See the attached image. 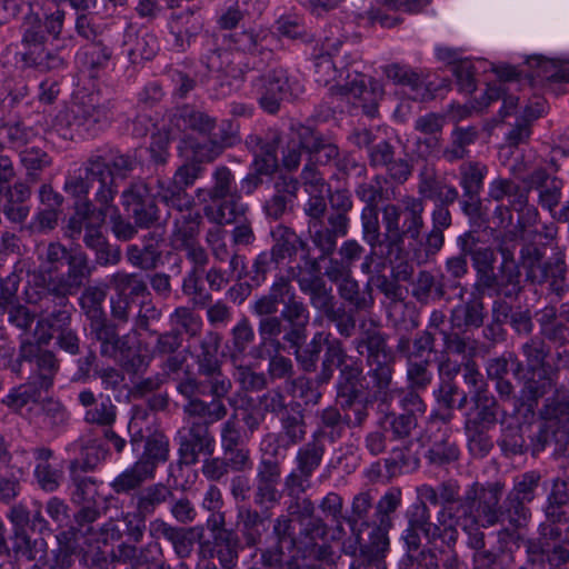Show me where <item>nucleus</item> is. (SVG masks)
<instances>
[{
  "label": "nucleus",
  "mask_w": 569,
  "mask_h": 569,
  "mask_svg": "<svg viewBox=\"0 0 569 569\" xmlns=\"http://www.w3.org/2000/svg\"><path fill=\"white\" fill-rule=\"evenodd\" d=\"M458 241L465 256H470L475 270L493 267V250L489 247H479L478 240L471 232L465 233Z\"/></svg>",
  "instance_id": "obj_63"
},
{
  "label": "nucleus",
  "mask_w": 569,
  "mask_h": 569,
  "mask_svg": "<svg viewBox=\"0 0 569 569\" xmlns=\"http://www.w3.org/2000/svg\"><path fill=\"white\" fill-rule=\"evenodd\" d=\"M528 72L526 73L533 81L569 82V64L566 62L547 59L542 56H531L527 59Z\"/></svg>",
  "instance_id": "obj_35"
},
{
  "label": "nucleus",
  "mask_w": 569,
  "mask_h": 569,
  "mask_svg": "<svg viewBox=\"0 0 569 569\" xmlns=\"http://www.w3.org/2000/svg\"><path fill=\"white\" fill-rule=\"evenodd\" d=\"M337 385L339 398H358L360 395L362 367L358 360L349 359L340 368Z\"/></svg>",
  "instance_id": "obj_53"
},
{
  "label": "nucleus",
  "mask_w": 569,
  "mask_h": 569,
  "mask_svg": "<svg viewBox=\"0 0 569 569\" xmlns=\"http://www.w3.org/2000/svg\"><path fill=\"white\" fill-rule=\"evenodd\" d=\"M488 167L480 161H467L459 167L460 186L465 194L480 193Z\"/></svg>",
  "instance_id": "obj_62"
},
{
  "label": "nucleus",
  "mask_w": 569,
  "mask_h": 569,
  "mask_svg": "<svg viewBox=\"0 0 569 569\" xmlns=\"http://www.w3.org/2000/svg\"><path fill=\"white\" fill-rule=\"evenodd\" d=\"M373 496L370 491H361L357 493L351 502V515L348 517L347 522L351 528V533L355 542L345 546V551L355 555L357 549L361 551V543L368 540L363 539L361 533L363 530H371V525L367 521L369 511L372 509Z\"/></svg>",
  "instance_id": "obj_29"
},
{
  "label": "nucleus",
  "mask_w": 569,
  "mask_h": 569,
  "mask_svg": "<svg viewBox=\"0 0 569 569\" xmlns=\"http://www.w3.org/2000/svg\"><path fill=\"white\" fill-rule=\"evenodd\" d=\"M111 109L110 101H101L94 94L76 98L56 114L51 130L64 140L80 133L96 136L109 126Z\"/></svg>",
  "instance_id": "obj_4"
},
{
  "label": "nucleus",
  "mask_w": 569,
  "mask_h": 569,
  "mask_svg": "<svg viewBox=\"0 0 569 569\" xmlns=\"http://www.w3.org/2000/svg\"><path fill=\"white\" fill-rule=\"evenodd\" d=\"M123 53L133 64L148 61L156 57L159 50V42L154 34L144 33L138 36L133 28L128 27L122 40Z\"/></svg>",
  "instance_id": "obj_36"
},
{
  "label": "nucleus",
  "mask_w": 569,
  "mask_h": 569,
  "mask_svg": "<svg viewBox=\"0 0 569 569\" xmlns=\"http://www.w3.org/2000/svg\"><path fill=\"white\" fill-rule=\"evenodd\" d=\"M237 519L246 545L254 547L260 543L264 531V519L261 515L250 507L241 506L238 508Z\"/></svg>",
  "instance_id": "obj_49"
},
{
  "label": "nucleus",
  "mask_w": 569,
  "mask_h": 569,
  "mask_svg": "<svg viewBox=\"0 0 569 569\" xmlns=\"http://www.w3.org/2000/svg\"><path fill=\"white\" fill-rule=\"evenodd\" d=\"M82 508L76 515V521L79 528H70L58 536L61 545H64L67 553L84 552V545H89L87 535L91 531L90 523L100 517V510L97 501L93 503H81Z\"/></svg>",
  "instance_id": "obj_27"
},
{
  "label": "nucleus",
  "mask_w": 569,
  "mask_h": 569,
  "mask_svg": "<svg viewBox=\"0 0 569 569\" xmlns=\"http://www.w3.org/2000/svg\"><path fill=\"white\" fill-rule=\"evenodd\" d=\"M153 478L148 470L136 461L131 467L118 475L110 483V487L118 495L128 493L139 489L144 481Z\"/></svg>",
  "instance_id": "obj_61"
},
{
  "label": "nucleus",
  "mask_w": 569,
  "mask_h": 569,
  "mask_svg": "<svg viewBox=\"0 0 569 569\" xmlns=\"http://www.w3.org/2000/svg\"><path fill=\"white\" fill-rule=\"evenodd\" d=\"M298 282L301 291L309 296L310 303L325 316L328 315L329 310L337 307L331 289L326 287L322 278L315 276L308 279H299Z\"/></svg>",
  "instance_id": "obj_46"
},
{
  "label": "nucleus",
  "mask_w": 569,
  "mask_h": 569,
  "mask_svg": "<svg viewBox=\"0 0 569 569\" xmlns=\"http://www.w3.org/2000/svg\"><path fill=\"white\" fill-rule=\"evenodd\" d=\"M326 535L327 526L321 519H312L308 521L299 530V539L293 553L302 558H308L319 543V540H323Z\"/></svg>",
  "instance_id": "obj_57"
},
{
  "label": "nucleus",
  "mask_w": 569,
  "mask_h": 569,
  "mask_svg": "<svg viewBox=\"0 0 569 569\" xmlns=\"http://www.w3.org/2000/svg\"><path fill=\"white\" fill-rule=\"evenodd\" d=\"M200 216L191 212L182 214L174 221V229L171 234V243L179 250L186 246L197 242L199 234Z\"/></svg>",
  "instance_id": "obj_60"
},
{
  "label": "nucleus",
  "mask_w": 569,
  "mask_h": 569,
  "mask_svg": "<svg viewBox=\"0 0 569 569\" xmlns=\"http://www.w3.org/2000/svg\"><path fill=\"white\" fill-rule=\"evenodd\" d=\"M418 193L438 203H453L459 197L457 188L446 183L437 176L435 168L427 164L419 172Z\"/></svg>",
  "instance_id": "obj_32"
},
{
  "label": "nucleus",
  "mask_w": 569,
  "mask_h": 569,
  "mask_svg": "<svg viewBox=\"0 0 569 569\" xmlns=\"http://www.w3.org/2000/svg\"><path fill=\"white\" fill-rule=\"evenodd\" d=\"M231 389H227L221 395L214 393L212 385H209L208 395L212 397L210 401L203 399L186 402L182 406L184 423L204 426L210 429L214 423L224 420L228 416V408L223 402V398L228 396Z\"/></svg>",
  "instance_id": "obj_21"
},
{
  "label": "nucleus",
  "mask_w": 569,
  "mask_h": 569,
  "mask_svg": "<svg viewBox=\"0 0 569 569\" xmlns=\"http://www.w3.org/2000/svg\"><path fill=\"white\" fill-rule=\"evenodd\" d=\"M49 388H42L38 381L30 378L27 383H23L14 389L2 400L9 408L18 411L30 402L40 400L42 391H48Z\"/></svg>",
  "instance_id": "obj_64"
},
{
  "label": "nucleus",
  "mask_w": 569,
  "mask_h": 569,
  "mask_svg": "<svg viewBox=\"0 0 569 569\" xmlns=\"http://www.w3.org/2000/svg\"><path fill=\"white\" fill-rule=\"evenodd\" d=\"M19 359L34 362L33 375L30 377L38 381L42 388H51L54 376L59 369L58 360L53 352L41 350L39 343L24 341L20 346Z\"/></svg>",
  "instance_id": "obj_28"
},
{
  "label": "nucleus",
  "mask_w": 569,
  "mask_h": 569,
  "mask_svg": "<svg viewBox=\"0 0 569 569\" xmlns=\"http://www.w3.org/2000/svg\"><path fill=\"white\" fill-rule=\"evenodd\" d=\"M546 420L547 429L545 440H553L556 443L569 442V390L563 386L555 388V393L549 397L540 411Z\"/></svg>",
  "instance_id": "obj_17"
},
{
  "label": "nucleus",
  "mask_w": 569,
  "mask_h": 569,
  "mask_svg": "<svg viewBox=\"0 0 569 569\" xmlns=\"http://www.w3.org/2000/svg\"><path fill=\"white\" fill-rule=\"evenodd\" d=\"M473 412L468 413L465 425L492 428L497 422L498 403L493 396L487 393L472 395Z\"/></svg>",
  "instance_id": "obj_45"
},
{
  "label": "nucleus",
  "mask_w": 569,
  "mask_h": 569,
  "mask_svg": "<svg viewBox=\"0 0 569 569\" xmlns=\"http://www.w3.org/2000/svg\"><path fill=\"white\" fill-rule=\"evenodd\" d=\"M110 172L102 156H91L83 164V174L70 176L64 182V190L80 201L88 200L89 189L94 182L99 184L94 200L99 206L112 207L118 190L108 183Z\"/></svg>",
  "instance_id": "obj_6"
},
{
  "label": "nucleus",
  "mask_w": 569,
  "mask_h": 569,
  "mask_svg": "<svg viewBox=\"0 0 569 569\" xmlns=\"http://www.w3.org/2000/svg\"><path fill=\"white\" fill-rule=\"evenodd\" d=\"M169 452L168 437L156 431L147 437L143 452L137 461L154 477L158 465L168 460Z\"/></svg>",
  "instance_id": "obj_40"
},
{
  "label": "nucleus",
  "mask_w": 569,
  "mask_h": 569,
  "mask_svg": "<svg viewBox=\"0 0 569 569\" xmlns=\"http://www.w3.org/2000/svg\"><path fill=\"white\" fill-rule=\"evenodd\" d=\"M280 317L290 326L283 335V340L292 348L301 347L307 336L306 330L310 318L307 306L297 297L291 298L283 306Z\"/></svg>",
  "instance_id": "obj_30"
},
{
  "label": "nucleus",
  "mask_w": 569,
  "mask_h": 569,
  "mask_svg": "<svg viewBox=\"0 0 569 569\" xmlns=\"http://www.w3.org/2000/svg\"><path fill=\"white\" fill-rule=\"evenodd\" d=\"M213 546L223 569H232L237 566L241 546L233 531H222L219 536H213Z\"/></svg>",
  "instance_id": "obj_56"
},
{
  "label": "nucleus",
  "mask_w": 569,
  "mask_h": 569,
  "mask_svg": "<svg viewBox=\"0 0 569 569\" xmlns=\"http://www.w3.org/2000/svg\"><path fill=\"white\" fill-rule=\"evenodd\" d=\"M203 18L194 10L187 9L179 12H172L168 28L172 36V47L178 52H186L192 41L203 29Z\"/></svg>",
  "instance_id": "obj_25"
},
{
  "label": "nucleus",
  "mask_w": 569,
  "mask_h": 569,
  "mask_svg": "<svg viewBox=\"0 0 569 569\" xmlns=\"http://www.w3.org/2000/svg\"><path fill=\"white\" fill-rule=\"evenodd\" d=\"M179 461L186 466L198 462L200 455L212 456L216 448V439L210 429L204 426L186 423L178 432Z\"/></svg>",
  "instance_id": "obj_18"
},
{
  "label": "nucleus",
  "mask_w": 569,
  "mask_h": 569,
  "mask_svg": "<svg viewBox=\"0 0 569 569\" xmlns=\"http://www.w3.org/2000/svg\"><path fill=\"white\" fill-rule=\"evenodd\" d=\"M111 207L96 208L89 200L78 201L76 203L74 213L70 217L66 227V237L70 239H78L82 232L86 231L88 222L102 223Z\"/></svg>",
  "instance_id": "obj_38"
},
{
  "label": "nucleus",
  "mask_w": 569,
  "mask_h": 569,
  "mask_svg": "<svg viewBox=\"0 0 569 569\" xmlns=\"http://www.w3.org/2000/svg\"><path fill=\"white\" fill-rule=\"evenodd\" d=\"M91 333L100 342L101 356L114 360L126 371L138 372L144 366V357L129 346L126 337H119L106 318L91 321Z\"/></svg>",
  "instance_id": "obj_9"
},
{
  "label": "nucleus",
  "mask_w": 569,
  "mask_h": 569,
  "mask_svg": "<svg viewBox=\"0 0 569 569\" xmlns=\"http://www.w3.org/2000/svg\"><path fill=\"white\" fill-rule=\"evenodd\" d=\"M157 198L179 211L190 209L192 204V198L173 177L170 180H157Z\"/></svg>",
  "instance_id": "obj_54"
},
{
  "label": "nucleus",
  "mask_w": 569,
  "mask_h": 569,
  "mask_svg": "<svg viewBox=\"0 0 569 569\" xmlns=\"http://www.w3.org/2000/svg\"><path fill=\"white\" fill-rule=\"evenodd\" d=\"M496 505V492H485L480 499V502L477 505V508L473 509L472 513L475 519L472 521H465L463 518L457 519L458 523L455 526L456 531L458 532V528L460 527L467 533V545L473 549L475 552L483 549L486 546L485 532L480 529V527L489 528L496 525H503L506 522L499 516Z\"/></svg>",
  "instance_id": "obj_12"
},
{
  "label": "nucleus",
  "mask_w": 569,
  "mask_h": 569,
  "mask_svg": "<svg viewBox=\"0 0 569 569\" xmlns=\"http://www.w3.org/2000/svg\"><path fill=\"white\" fill-rule=\"evenodd\" d=\"M210 187L198 188L196 199L203 206L204 216L216 224L237 222L247 212L241 202L236 177L227 166H218L211 174Z\"/></svg>",
  "instance_id": "obj_3"
},
{
  "label": "nucleus",
  "mask_w": 569,
  "mask_h": 569,
  "mask_svg": "<svg viewBox=\"0 0 569 569\" xmlns=\"http://www.w3.org/2000/svg\"><path fill=\"white\" fill-rule=\"evenodd\" d=\"M200 63L216 78L240 79L243 70L236 67L231 61V53L227 49L214 48L202 54Z\"/></svg>",
  "instance_id": "obj_41"
},
{
  "label": "nucleus",
  "mask_w": 569,
  "mask_h": 569,
  "mask_svg": "<svg viewBox=\"0 0 569 569\" xmlns=\"http://www.w3.org/2000/svg\"><path fill=\"white\" fill-rule=\"evenodd\" d=\"M222 337L216 331H208L201 338L199 350L196 353V362L200 377H207V382L212 385L214 393H222L232 388L231 380L223 375L218 351Z\"/></svg>",
  "instance_id": "obj_11"
},
{
  "label": "nucleus",
  "mask_w": 569,
  "mask_h": 569,
  "mask_svg": "<svg viewBox=\"0 0 569 569\" xmlns=\"http://www.w3.org/2000/svg\"><path fill=\"white\" fill-rule=\"evenodd\" d=\"M299 408L300 405L295 403V406H291V412L286 411L280 419L281 431L279 433V439L286 447L298 445L306 438L307 423L305 421V416Z\"/></svg>",
  "instance_id": "obj_43"
},
{
  "label": "nucleus",
  "mask_w": 569,
  "mask_h": 569,
  "mask_svg": "<svg viewBox=\"0 0 569 569\" xmlns=\"http://www.w3.org/2000/svg\"><path fill=\"white\" fill-rule=\"evenodd\" d=\"M109 284L117 296L131 300L150 295L147 282L138 273L117 271L110 276Z\"/></svg>",
  "instance_id": "obj_47"
},
{
  "label": "nucleus",
  "mask_w": 569,
  "mask_h": 569,
  "mask_svg": "<svg viewBox=\"0 0 569 569\" xmlns=\"http://www.w3.org/2000/svg\"><path fill=\"white\" fill-rule=\"evenodd\" d=\"M378 213L379 209H362L360 217L362 239L372 249V253H378L392 267L393 277L397 280L408 281L413 273V267L409 262H399L389 236L386 232L383 234L380 232Z\"/></svg>",
  "instance_id": "obj_8"
},
{
  "label": "nucleus",
  "mask_w": 569,
  "mask_h": 569,
  "mask_svg": "<svg viewBox=\"0 0 569 569\" xmlns=\"http://www.w3.org/2000/svg\"><path fill=\"white\" fill-rule=\"evenodd\" d=\"M330 92L353 100V103L361 107L369 116H373L377 111L378 101L383 96L382 86L378 80L367 79L358 71L348 72L345 83L337 82L330 88Z\"/></svg>",
  "instance_id": "obj_13"
},
{
  "label": "nucleus",
  "mask_w": 569,
  "mask_h": 569,
  "mask_svg": "<svg viewBox=\"0 0 569 569\" xmlns=\"http://www.w3.org/2000/svg\"><path fill=\"white\" fill-rule=\"evenodd\" d=\"M400 217L401 210L393 203H388L382 208V223L385 226L386 233L392 241V248L399 262H409L408 252L403 248L405 232L400 230Z\"/></svg>",
  "instance_id": "obj_44"
},
{
  "label": "nucleus",
  "mask_w": 569,
  "mask_h": 569,
  "mask_svg": "<svg viewBox=\"0 0 569 569\" xmlns=\"http://www.w3.org/2000/svg\"><path fill=\"white\" fill-rule=\"evenodd\" d=\"M435 345V337L429 331H421L411 342L408 336H400L396 346L399 355L406 358L407 362H417L425 352L431 351Z\"/></svg>",
  "instance_id": "obj_55"
},
{
  "label": "nucleus",
  "mask_w": 569,
  "mask_h": 569,
  "mask_svg": "<svg viewBox=\"0 0 569 569\" xmlns=\"http://www.w3.org/2000/svg\"><path fill=\"white\" fill-rule=\"evenodd\" d=\"M172 496L171 489L163 483L148 486L136 496V511L147 518L153 515L156 509Z\"/></svg>",
  "instance_id": "obj_50"
},
{
  "label": "nucleus",
  "mask_w": 569,
  "mask_h": 569,
  "mask_svg": "<svg viewBox=\"0 0 569 569\" xmlns=\"http://www.w3.org/2000/svg\"><path fill=\"white\" fill-rule=\"evenodd\" d=\"M120 198L124 210L131 214L138 227L149 228L157 222L158 207L144 181H131Z\"/></svg>",
  "instance_id": "obj_15"
},
{
  "label": "nucleus",
  "mask_w": 569,
  "mask_h": 569,
  "mask_svg": "<svg viewBox=\"0 0 569 569\" xmlns=\"http://www.w3.org/2000/svg\"><path fill=\"white\" fill-rule=\"evenodd\" d=\"M443 528L438 522L430 521V510L425 502L412 506L408 513V528L402 536L406 545L410 550H418L420 546V532L430 543L440 540L447 546V537L441 530Z\"/></svg>",
  "instance_id": "obj_20"
},
{
  "label": "nucleus",
  "mask_w": 569,
  "mask_h": 569,
  "mask_svg": "<svg viewBox=\"0 0 569 569\" xmlns=\"http://www.w3.org/2000/svg\"><path fill=\"white\" fill-rule=\"evenodd\" d=\"M296 137L305 146L306 151L319 163L327 164L333 161L336 167L343 172L355 166L348 157H341L336 143L309 126L299 124L296 128Z\"/></svg>",
  "instance_id": "obj_16"
},
{
  "label": "nucleus",
  "mask_w": 569,
  "mask_h": 569,
  "mask_svg": "<svg viewBox=\"0 0 569 569\" xmlns=\"http://www.w3.org/2000/svg\"><path fill=\"white\" fill-rule=\"evenodd\" d=\"M382 72L388 80L403 88L406 93L417 101L431 100L436 91L448 87L446 80H441L440 83L436 84L411 67L398 62L386 64L382 68Z\"/></svg>",
  "instance_id": "obj_14"
},
{
  "label": "nucleus",
  "mask_w": 569,
  "mask_h": 569,
  "mask_svg": "<svg viewBox=\"0 0 569 569\" xmlns=\"http://www.w3.org/2000/svg\"><path fill=\"white\" fill-rule=\"evenodd\" d=\"M326 453L325 431L322 429L312 433L310 440L297 451L296 469L284 480V488L291 493L306 492L310 488V479L320 467Z\"/></svg>",
  "instance_id": "obj_10"
},
{
  "label": "nucleus",
  "mask_w": 569,
  "mask_h": 569,
  "mask_svg": "<svg viewBox=\"0 0 569 569\" xmlns=\"http://www.w3.org/2000/svg\"><path fill=\"white\" fill-rule=\"evenodd\" d=\"M480 136V131L475 126L462 127L455 126L450 133V143L442 149V158L448 162H456L465 159L469 150Z\"/></svg>",
  "instance_id": "obj_39"
},
{
  "label": "nucleus",
  "mask_w": 569,
  "mask_h": 569,
  "mask_svg": "<svg viewBox=\"0 0 569 569\" xmlns=\"http://www.w3.org/2000/svg\"><path fill=\"white\" fill-rule=\"evenodd\" d=\"M528 373L529 377L523 382L518 401L520 406L533 409L540 398L556 388V372L550 368H540Z\"/></svg>",
  "instance_id": "obj_33"
},
{
  "label": "nucleus",
  "mask_w": 569,
  "mask_h": 569,
  "mask_svg": "<svg viewBox=\"0 0 569 569\" xmlns=\"http://www.w3.org/2000/svg\"><path fill=\"white\" fill-rule=\"evenodd\" d=\"M274 244L271 248L274 263H280L286 258L292 259L298 250L303 252V260L310 264L315 271H319V262L317 259L310 258V248L308 243L301 239L291 228L279 224L272 231Z\"/></svg>",
  "instance_id": "obj_26"
},
{
  "label": "nucleus",
  "mask_w": 569,
  "mask_h": 569,
  "mask_svg": "<svg viewBox=\"0 0 569 569\" xmlns=\"http://www.w3.org/2000/svg\"><path fill=\"white\" fill-rule=\"evenodd\" d=\"M68 297L60 298L62 300L60 308L51 313L41 317L34 329V338L39 345H48L53 338V333L61 332L70 328L71 308H68Z\"/></svg>",
  "instance_id": "obj_37"
},
{
  "label": "nucleus",
  "mask_w": 569,
  "mask_h": 569,
  "mask_svg": "<svg viewBox=\"0 0 569 569\" xmlns=\"http://www.w3.org/2000/svg\"><path fill=\"white\" fill-rule=\"evenodd\" d=\"M447 287L458 289V297L462 300L467 289L459 281L447 284L445 276L437 280L429 271H420L412 283V296L422 303L430 300H440L446 296Z\"/></svg>",
  "instance_id": "obj_34"
},
{
  "label": "nucleus",
  "mask_w": 569,
  "mask_h": 569,
  "mask_svg": "<svg viewBox=\"0 0 569 569\" xmlns=\"http://www.w3.org/2000/svg\"><path fill=\"white\" fill-rule=\"evenodd\" d=\"M282 318L280 316L260 318L258 323V333L260 345L258 350L261 352H280L284 345L280 341V335L283 331Z\"/></svg>",
  "instance_id": "obj_51"
},
{
  "label": "nucleus",
  "mask_w": 569,
  "mask_h": 569,
  "mask_svg": "<svg viewBox=\"0 0 569 569\" xmlns=\"http://www.w3.org/2000/svg\"><path fill=\"white\" fill-rule=\"evenodd\" d=\"M38 258L40 269L30 274L24 289L26 301L31 305L48 296L66 298L77 293L93 271L86 252L69 251L60 242L48 243Z\"/></svg>",
  "instance_id": "obj_1"
},
{
  "label": "nucleus",
  "mask_w": 569,
  "mask_h": 569,
  "mask_svg": "<svg viewBox=\"0 0 569 569\" xmlns=\"http://www.w3.org/2000/svg\"><path fill=\"white\" fill-rule=\"evenodd\" d=\"M449 204L440 202L435 206L431 213L432 229L426 236L425 241H419L412 247V261L418 266L427 263L443 247V231L452 223Z\"/></svg>",
  "instance_id": "obj_19"
},
{
  "label": "nucleus",
  "mask_w": 569,
  "mask_h": 569,
  "mask_svg": "<svg viewBox=\"0 0 569 569\" xmlns=\"http://www.w3.org/2000/svg\"><path fill=\"white\" fill-rule=\"evenodd\" d=\"M488 491L497 493L495 488H486V485L473 482L461 496V486L456 479L443 480L436 487L423 483L417 488L420 502L440 505L436 519L443 527L441 530L447 537L448 547L455 546L458 540L459 532L455 529L458 523L457 519L463 518L465 521H472L475 519L473 509L477 508L482 495Z\"/></svg>",
  "instance_id": "obj_2"
},
{
  "label": "nucleus",
  "mask_w": 569,
  "mask_h": 569,
  "mask_svg": "<svg viewBox=\"0 0 569 569\" xmlns=\"http://www.w3.org/2000/svg\"><path fill=\"white\" fill-rule=\"evenodd\" d=\"M486 308L480 295L470 293L468 300L453 307L450 312V325L452 329L468 331L483 326Z\"/></svg>",
  "instance_id": "obj_31"
},
{
  "label": "nucleus",
  "mask_w": 569,
  "mask_h": 569,
  "mask_svg": "<svg viewBox=\"0 0 569 569\" xmlns=\"http://www.w3.org/2000/svg\"><path fill=\"white\" fill-rule=\"evenodd\" d=\"M276 194H273L264 204L268 217L279 219L287 209L291 198L296 197L298 181L293 178H279L274 183Z\"/></svg>",
  "instance_id": "obj_48"
},
{
  "label": "nucleus",
  "mask_w": 569,
  "mask_h": 569,
  "mask_svg": "<svg viewBox=\"0 0 569 569\" xmlns=\"http://www.w3.org/2000/svg\"><path fill=\"white\" fill-rule=\"evenodd\" d=\"M541 269L543 271L545 278L541 280V283L548 282L550 290L555 292L557 296H561V293L565 291L567 287V263L565 253H555L552 257H550L547 261L543 262V267Z\"/></svg>",
  "instance_id": "obj_58"
},
{
  "label": "nucleus",
  "mask_w": 569,
  "mask_h": 569,
  "mask_svg": "<svg viewBox=\"0 0 569 569\" xmlns=\"http://www.w3.org/2000/svg\"><path fill=\"white\" fill-rule=\"evenodd\" d=\"M402 501L399 488H390L376 505V523L369 531L368 541L361 543V556L368 562H379L388 550V530L392 527L391 515Z\"/></svg>",
  "instance_id": "obj_7"
},
{
  "label": "nucleus",
  "mask_w": 569,
  "mask_h": 569,
  "mask_svg": "<svg viewBox=\"0 0 569 569\" xmlns=\"http://www.w3.org/2000/svg\"><path fill=\"white\" fill-rule=\"evenodd\" d=\"M502 262L498 268V296L506 298L517 297L521 291L520 270L512 253L501 249Z\"/></svg>",
  "instance_id": "obj_42"
},
{
  "label": "nucleus",
  "mask_w": 569,
  "mask_h": 569,
  "mask_svg": "<svg viewBox=\"0 0 569 569\" xmlns=\"http://www.w3.org/2000/svg\"><path fill=\"white\" fill-rule=\"evenodd\" d=\"M370 370L369 377L373 381L376 388V398L386 402L396 393L390 389L393 373V357L391 359H380L378 361L368 362Z\"/></svg>",
  "instance_id": "obj_52"
},
{
  "label": "nucleus",
  "mask_w": 569,
  "mask_h": 569,
  "mask_svg": "<svg viewBox=\"0 0 569 569\" xmlns=\"http://www.w3.org/2000/svg\"><path fill=\"white\" fill-rule=\"evenodd\" d=\"M223 42L231 50L259 54L269 60L272 57L271 46L276 42V36L266 29L250 28L223 34Z\"/></svg>",
  "instance_id": "obj_22"
},
{
  "label": "nucleus",
  "mask_w": 569,
  "mask_h": 569,
  "mask_svg": "<svg viewBox=\"0 0 569 569\" xmlns=\"http://www.w3.org/2000/svg\"><path fill=\"white\" fill-rule=\"evenodd\" d=\"M539 481L540 475L536 471L520 475L515 479L513 487L502 503L503 485L500 482H489L486 485V488L497 489V511L510 528L518 529L527 525L531 512L526 503L535 499Z\"/></svg>",
  "instance_id": "obj_5"
},
{
  "label": "nucleus",
  "mask_w": 569,
  "mask_h": 569,
  "mask_svg": "<svg viewBox=\"0 0 569 569\" xmlns=\"http://www.w3.org/2000/svg\"><path fill=\"white\" fill-rule=\"evenodd\" d=\"M326 342V352L322 360L321 370L318 375V381L327 383L333 377V368H340L350 357L347 356L342 343L338 339L330 340L323 337Z\"/></svg>",
  "instance_id": "obj_59"
},
{
  "label": "nucleus",
  "mask_w": 569,
  "mask_h": 569,
  "mask_svg": "<svg viewBox=\"0 0 569 569\" xmlns=\"http://www.w3.org/2000/svg\"><path fill=\"white\" fill-rule=\"evenodd\" d=\"M280 480V463L271 459L261 460L257 470L256 489L253 493V501L258 507L271 509L279 503L281 498V493L278 489Z\"/></svg>",
  "instance_id": "obj_23"
},
{
  "label": "nucleus",
  "mask_w": 569,
  "mask_h": 569,
  "mask_svg": "<svg viewBox=\"0 0 569 569\" xmlns=\"http://www.w3.org/2000/svg\"><path fill=\"white\" fill-rule=\"evenodd\" d=\"M253 87L259 94L261 108L269 113H276L280 108V102L289 91L287 71L282 68L271 69L258 77Z\"/></svg>",
  "instance_id": "obj_24"
}]
</instances>
